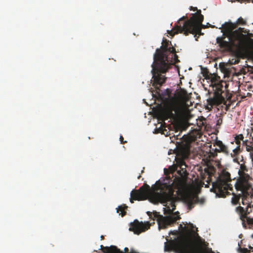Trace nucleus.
I'll return each instance as SVG.
<instances>
[{"mask_svg": "<svg viewBox=\"0 0 253 253\" xmlns=\"http://www.w3.org/2000/svg\"><path fill=\"white\" fill-rule=\"evenodd\" d=\"M153 189L154 191L151 193L153 203L166 204L164 206H167V209H165L164 213L169 215L163 216L157 211H153V217L151 212L148 211L147 214L153 220H157L159 229H165L180 218L178 211L173 213L176 207V198L174 196V189H176L173 185L166 182L161 183L159 181L156 182V186Z\"/></svg>", "mask_w": 253, "mask_h": 253, "instance_id": "f257e3e1", "label": "nucleus"}, {"mask_svg": "<svg viewBox=\"0 0 253 253\" xmlns=\"http://www.w3.org/2000/svg\"><path fill=\"white\" fill-rule=\"evenodd\" d=\"M175 48L171 42L164 38L160 48H157L153 56V63L151 71L153 77V86L157 90H160V87L166 82L167 78L165 74L171 66L179 61L176 54Z\"/></svg>", "mask_w": 253, "mask_h": 253, "instance_id": "f03ea898", "label": "nucleus"}, {"mask_svg": "<svg viewBox=\"0 0 253 253\" xmlns=\"http://www.w3.org/2000/svg\"><path fill=\"white\" fill-rule=\"evenodd\" d=\"M246 21L242 18L238 19L236 23L225 22L222 24V48L226 47L236 57L234 64H238L241 58H244L248 44L247 37L243 34L244 28L234 30L238 25H245Z\"/></svg>", "mask_w": 253, "mask_h": 253, "instance_id": "7ed1b4c3", "label": "nucleus"}, {"mask_svg": "<svg viewBox=\"0 0 253 253\" xmlns=\"http://www.w3.org/2000/svg\"><path fill=\"white\" fill-rule=\"evenodd\" d=\"M190 10L197 12L193 14L190 19L188 18L187 15L180 18L174 28L168 31L169 35L173 37L178 33H183L186 36L189 34H201V29L205 28L202 24L204 16L201 14V10H198L196 7L193 6H190Z\"/></svg>", "mask_w": 253, "mask_h": 253, "instance_id": "20e7f679", "label": "nucleus"}, {"mask_svg": "<svg viewBox=\"0 0 253 253\" xmlns=\"http://www.w3.org/2000/svg\"><path fill=\"white\" fill-rule=\"evenodd\" d=\"M219 149H215L214 152L213 149L210 150V153L208 154L207 157V165L209 169L208 171L210 175L214 174L216 170V168L218 169V176L217 178V182L212 183V188L211 189L212 191L214 192L216 196L219 197H221V170H220L221 164L220 161L218 160H214L213 159L215 158L217 155V152H220L221 151V142L219 141Z\"/></svg>", "mask_w": 253, "mask_h": 253, "instance_id": "39448f33", "label": "nucleus"}, {"mask_svg": "<svg viewBox=\"0 0 253 253\" xmlns=\"http://www.w3.org/2000/svg\"><path fill=\"white\" fill-rule=\"evenodd\" d=\"M248 174H245L244 176H241L240 178L237 180L235 187L237 191H240V193L236 194L232 193L233 197L231 199L232 204L237 205L239 203L241 198L243 200H246L248 197H253V188L251 184L248 182Z\"/></svg>", "mask_w": 253, "mask_h": 253, "instance_id": "423d86ee", "label": "nucleus"}, {"mask_svg": "<svg viewBox=\"0 0 253 253\" xmlns=\"http://www.w3.org/2000/svg\"><path fill=\"white\" fill-rule=\"evenodd\" d=\"M220 77L214 74L211 75V82L212 84L214 95L208 99V104L211 107H215L217 110L221 107V81Z\"/></svg>", "mask_w": 253, "mask_h": 253, "instance_id": "0eeeda50", "label": "nucleus"}, {"mask_svg": "<svg viewBox=\"0 0 253 253\" xmlns=\"http://www.w3.org/2000/svg\"><path fill=\"white\" fill-rule=\"evenodd\" d=\"M186 167L184 161L180 160L177 166V168H179V169L177 170V172L180 176L175 177L173 180L167 179V180L168 181V184L174 185L175 188L178 191L182 190L184 188L188 175L186 169Z\"/></svg>", "mask_w": 253, "mask_h": 253, "instance_id": "6e6552de", "label": "nucleus"}, {"mask_svg": "<svg viewBox=\"0 0 253 253\" xmlns=\"http://www.w3.org/2000/svg\"><path fill=\"white\" fill-rule=\"evenodd\" d=\"M156 186V184L152 186L151 189H150L149 186L146 185L145 186L144 185L141 186L138 190H132L130 193L131 198L130 199V202L133 203V200H145L147 199V197L149 196L150 201L153 202L151 199V193L154 191L153 187Z\"/></svg>", "mask_w": 253, "mask_h": 253, "instance_id": "1a4fd4ad", "label": "nucleus"}, {"mask_svg": "<svg viewBox=\"0 0 253 253\" xmlns=\"http://www.w3.org/2000/svg\"><path fill=\"white\" fill-rule=\"evenodd\" d=\"M252 209H253V206H251L250 204L248 205L246 210L241 206L236 208V211L239 214L243 226L245 228H247V225L249 228H253V218L247 216L248 214L252 212Z\"/></svg>", "mask_w": 253, "mask_h": 253, "instance_id": "9d476101", "label": "nucleus"}, {"mask_svg": "<svg viewBox=\"0 0 253 253\" xmlns=\"http://www.w3.org/2000/svg\"><path fill=\"white\" fill-rule=\"evenodd\" d=\"M222 198L226 197L229 195L230 193L228 190L233 191L232 184L230 183L232 181L231 174L228 171L226 167L222 166Z\"/></svg>", "mask_w": 253, "mask_h": 253, "instance_id": "9b49d317", "label": "nucleus"}, {"mask_svg": "<svg viewBox=\"0 0 253 253\" xmlns=\"http://www.w3.org/2000/svg\"><path fill=\"white\" fill-rule=\"evenodd\" d=\"M181 131L179 132L178 134L176 135H174L172 137H174V139L176 140L183 139V140L186 141L187 143H191L195 142L198 138H200L202 136L201 132L196 129L192 130L186 137H185V135L181 136Z\"/></svg>", "mask_w": 253, "mask_h": 253, "instance_id": "f8f14e48", "label": "nucleus"}, {"mask_svg": "<svg viewBox=\"0 0 253 253\" xmlns=\"http://www.w3.org/2000/svg\"><path fill=\"white\" fill-rule=\"evenodd\" d=\"M171 247H174L179 253H195L194 249L186 241H181L172 244Z\"/></svg>", "mask_w": 253, "mask_h": 253, "instance_id": "ddd939ff", "label": "nucleus"}, {"mask_svg": "<svg viewBox=\"0 0 253 253\" xmlns=\"http://www.w3.org/2000/svg\"><path fill=\"white\" fill-rule=\"evenodd\" d=\"M149 226L142 222H139L137 220H135L133 222L130 224L129 230L133 231L134 234L139 235L141 232L145 231L148 229Z\"/></svg>", "mask_w": 253, "mask_h": 253, "instance_id": "4468645a", "label": "nucleus"}, {"mask_svg": "<svg viewBox=\"0 0 253 253\" xmlns=\"http://www.w3.org/2000/svg\"><path fill=\"white\" fill-rule=\"evenodd\" d=\"M175 106L173 104L160 110L159 112V115L163 120L168 119H172L174 117L173 111H175Z\"/></svg>", "mask_w": 253, "mask_h": 253, "instance_id": "2eb2a0df", "label": "nucleus"}, {"mask_svg": "<svg viewBox=\"0 0 253 253\" xmlns=\"http://www.w3.org/2000/svg\"><path fill=\"white\" fill-rule=\"evenodd\" d=\"M225 91L222 90V104L226 106V110H228V108L232 104L231 98L232 94L230 92L229 90L227 89L228 87V84L225 82Z\"/></svg>", "mask_w": 253, "mask_h": 253, "instance_id": "dca6fc26", "label": "nucleus"}, {"mask_svg": "<svg viewBox=\"0 0 253 253\" xmlns=\"http://www.w3.org/2000/svg\"><path fill=\"white\" fill-rule=\"evenodd\" d=\"M230 149H232V153L230 154L231 157L233 159V161L235 163H239V158H238V156L241 152L240 145H238L236 148H230Z\"/></svg>", "mask_w": 253, "mask_h": 253, "instance_id": "f3484780", "label": "nucleus"}, {"mask_svg": "<svg viewBox=\"0 0 253 253\" xmlns=\"http://www.w3.org/2000/svg\"><path fill=\"white\" fill-rule=\"evenodd\" d=\"M232 139L230 142V145H233L234 142H235L237 145H240L241 141H243L244 139V136L242 134L236 135L235 136H232Z\"/></svg>", "mask_w": 253, "mask_h": 253, "instance_id": "a211bd4d", "label": "nucleus"}, {"mask_svg": "<svg viewBox=\"0 0 253 253\" xmlns=\"http://www.w3.org/2000/svg\"><path fill=\"white\" fill-rule=\"evenodd\" d=\"M127 208V206L125 204L121 205L116 209L117 212L120 213V214H121L122 216H124L126 214V211L125 210H126Z\"/></svg>", "mask_w": 253, "mask_h": 253, "instance_id": "6ab92c4d", "label": "nucleus"}, {"mask_svg": "<svg viewBox=\"0 0 253 253\" xmlns=\"http://www.w3.org/2000/svg\"><path fill=\"white\" fill-rule=\"evenodd\" d=\"M232 145H230V143L229 144L224 145L222 143V153L225 154L226 155H229V148H232Z\"/></svg>", "mask_w": 253, "mask_h": 253, "instance_id": "aec40b11", "label": "nucleus"}, {"mask_svg": "<svg viewBox=\"0 0 253 253\" xmlns=\"http://www.w3.org/2000/svg\"><path fill=\"white\" fill-rule=\"evenodd\" d=\"M238 252L239 253H253V250H248L247 248H242L241 247H239L238 249Z\"/></svg>", "mask_w": 253, "mask_h": 253, "instance_id": "412c9836", "label": "nucleus"}, {"mask_svg": "<svg viewBox=\"0 0 253 253\" xmlns=\"http://www.w3.org/2000/svg\"><path fill=\"white\" fill-rule=\"evenodd\" d=\"M246 149L248 152L253 150V143L250 142L248 145H246Z\"/></svg>", "mask_w": 253, "mask_h": 253, "instance_id": "4be33fe9", "label": "nucleus"}, {"mask_svg": "<svg viewBox=\"0 0 253 253\" xmlns=\"http://www.w3.org/2000/svg\"><path fill=\"white\" fill-rule=\"evenodd\" d=\"M194 203H200L201 204H203L205 203L204 199H200L198 197H196L195 199L194 200Z\"/></svg>", "mask_w": 253, "mask_h": 253, "instance_id": "5701e85b", "label": "nucleus"}, {"mask_svg": "<svg viewBox=\"0 0 253 253\" xmlns=\"http://www.w3.org/2000/svg\"><path fill=\"white\" fill-rule=\"evenodd\" d=\"M238 164L240 165V169L243 170V171H247V167L246 166H245V163H241L240 164L239 162V163H238Z\"/></svg>", "mask_w": 253, "mask_h": 253, "instance_id": "b1692460", "label": "nucleus"}, {"mask_svg": "<svg viewBox=\"0 0 253 253\" xmlns=\"http://www.w3.org/2000/svg\"><path fill=\"white\" fill-rule=\"evenodd\" d=\"M217 43L218 44V46L220 48H221V37H218L216 39Z\"/></svg>", "mask_w": 253, "mask_h": 253, "instance_id": "393cba45", "label": "nucleus"}, {"mask_svg": "<svg viewBox=\"0 0 253 253\" xmlns=\"http://www.w3.org/2000/svg\"><path fill=\"white\" fill-rule=\"evenodd\" d=\"M249 152H250V158L251 159L252 162L253 164V150L252 151H250Z\"/></svg>", "mask_w": 253, "mask_h": 253, "instance_id": "a878e982", "label": "nucleus"}, {"mask_svg": "<svg viewBox=\"0 0 253 253\" xmlns=\"http://www.w3.org/2000/svg\"><path fill=\"white\" fill-rule=\"evenodd\" d=\"M120 140L122 144H124L126 142V141H124V137L122 135H121L120 137Z\"/></svg>", "mask_w": 253, "mask_h": 253, "instance_id": "bb28decb", "label": "nucleus"}, {"mask_svg": "<svg viewBox=\"0 0 253 253\" xmlns=\"http://www.w3.org/2000/svg\"><path fill=\"white\" fill-rule=\"evenodd\" d=\"M179 229H181L183 231H185V230H186L187 227H186L185 226L183 227L182 224H180L179 225Z\"/></svg>", "mask_w": 253, "mask_h": 253, "instance_id": "cd10ccee", "label": "nucleus"}, {"mask_svg": "<svg viewBox=\"0 0 253 253\" xmlns=\"http://www.w3.org/2000/svg\"><path fill=\"white\" fill-rule=\"evenodd\" d=\"M250 142H249L248 140H244L243 141V145L246 146V145H248V144Z\"/></svg>", "mask_w": 253, "mask_h": 253, "instance_id": "c85d7f7f", "label": "nucleus"}, {"mask_svg": "<svg viewBox=\"0 0 253 253\" xmlns=\"http://www.w3.org/2000/svg\"><path fill=\"white\" fill-rule=\"evenodd\" d=\"M158 132H161L162 133H164V132H163V129L161 127H160L158 129Z\"/></svg>", "mask_w": 253, "mask_h": 253, "instance_id": "c756f323", "label": "nucleus"}, {"mask_svg": "<svg viewBox=\"0 0 253 253\" xmlns=\"http://www.w3.org/2000/svg\"><path fill=\"white\" fill-rule=\"evenodd\" d=\"M221 66H222V64H221V62H219V65H218V66H219V70L221 71Z\"/></svg>", "mask_w": 253, "mask_h": 253, "instance_id": "7c9ffc66", "label": "nucleus"}, {"mask_svg": "<svg viewBox=\"0 0 253 253\" xmlns=\"http://www.w3.org/2000/svg\"><path fill=\"white\" fill-rule=\"evenodd\" d=\"M251 136L252 137L253 140V127L252 128V132L251 133Z\"/></svg>", "mask_w": 253, "mask_h": 253, "instance_id": "2f4dec72", "label": "nucleus"}, {"mask_svg": "<svg viewBox=\"0 0 253 253\" xmlns=\"http://www.w3.org/2000/svg\"><path fill=\"white\" fill-rule=\"evenodd\" d=\"M240 161H241V162H243L242 163H245V161H244L243 156H241V159Z\"/></svg>", "mask_w": 253, "mask_h": 253, "instance_id": "473e14b6", "label": "nucleus"}, {"mask_svg": "<svg viewBox=\"0 0 253 253\" xmlns=\"http://www.w3.org/2000/svg\"><path fill=\"white\" fill-rule=\"evenodd\" d=\"M190 227H191V229L192 230L193 228L194 227L193 224H190Z\"/></svg>", "mask_w": 253, "mask_h": 253, "instance_id": "72a5a7b5", "label": "nucleus"}, {"mask_svg": "<svg viewBox=\"0 0 253 253\" xmlns=\"http://www.w3.org/2000/svg\"><path fill=\"white\" fill-rule=\"evenodd\" d=\"M245 200H243L242 199V203L243 205H245Z\"/></svg>", "mask_w": 253, "mask_h": 253, "instance_id": "f704fd0d", "label": "nucleus"}, {"mask_svg": "<svg viewBox=\"0 0 253 253\" xmlns=\"http://www.w3.org/2000/svg\"><path fill=\"white\" fill-rule=\"evenodd\" d=\"M224 66H225L224 63L222 62V72L223 71Z\"/></svg>", "mask_w": 253, "mask_h": 253, "instance_id": "c9c22d12", "label": "nucleus"}, {"mask_svg": "<svg viewBox=\"0 0 253 253\" xmlns=\"http://www.w3.org/2000/svg\"><path fill=\"white\" fill-rule=\"evenodd\" d=\"M249 250H253V248L250 246Z\"/></svg>", "mask_w": 253, "mask_h": 253, "instance_id": "e433bc0d", "label": "nucleus"}, {"mask_svg": "<svg viewBox=\"0 0 253 253\" xmlns=\"http://www.w3.org/2000/svg\"><path fill=\"white\" fill-rule=\"evenodd\" d=\"M125 252H128V249L127 248H125Z\"/></svg>", "mask_w": 253, "mask_h": 253, "instance_id": "4c0bfd02", "label": "nucleus"}, {"mask_svg": "<svg viewBox=\"0 0 253 253\" xmlns=\"http://www.w3.org/2000/svg\"><path fill=\"white\" fill-rule=\"evenodd\" d=\"M167 248H168V247L167 246H165V250H168Z\"/></svg>", "mask_w": 253, "mask_h": 253, "instance_id": "58836bf2", "label": "nucleus"}, {"mask_svg": "<svg viewBox=\"0 0 253 253\" xmlns=\"http://www.w3.org/2000/svg\"><path fill=\"white\" fill-rule=\"evenodd\" d=\"M219 120H220V119H219V120H218V121H217V125H218V124L219 123Z\"/></svg>", "mask_w": 253, "mask_h": 253, "instance_id": "ea45409f", "label": "nucleus"}, {"mask_svg": "<svg viewBox=\"0 0 253 253\" xmlns=\"http://www.w3.org/2000/svg\"><path fill=\"white\" fill-rule=\"evenodd\" d=\"M140 177H141V176H140V175H139V176L138 177V179H139Z\"/></svg>", "mask_w": 253, "mask_h": 253, "instance_id": "a19ab883", "label": "nucleus"}]
</instances>
